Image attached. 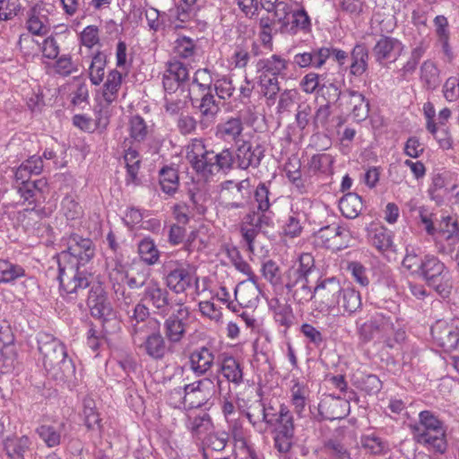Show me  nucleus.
I'll return each instance as SVG.
<instances>
[{
  "mask_svg": "<svg viewBox=\"0 0 459 459\" xmlns=\"http://www.w3.org/2000/svg\"><path fill=\"white\" fill-rule=\"evenodd\" d=\"M88 307L91 315L100 320L105 333H114L120 328L117 312L113 308L108 294L101 284H93L89 291Z\"/></svg>",
  "mask_w": 459,
  "mask_h": 459,
  "instance_id": "nucleus-4",
  "label": "nucleus"
},
{
  "mask_svg": "<svg viewBox=\"0 0 459 459\" xmlns=\"http://www.w3.org/2000/svg\"><path fill=\"white\" fill-rule=\"evenodd\" d=\"M342 287L336 277L318 278L314 287L315 298L318 299L321 311L332 312L339 304Z\"/></svg>",
  "mask_w": 459,
  "mask_h": 459,
  "instance_id": "nucleus-13",
  "label": "nucleus"
},
{
  "mask_svg": "<svg viewBox=\"0 0 459 459\" xmlns=\"http://www.w3.org/2000/svg\"><path fill=\"white\" fill-rule=\"evenodd\" d=\"M220 371L227 381L237 386L244 381L243 366L239 360L231 355H222Z\"/></svg>",
  "mask_w": 459,
  "mask_h": 459,
  "instance_id": "nucleus-25",
  "label": "nucleus"
},
{
  "mask_svg": "<svg viewBox=\"0 0 459 459\" xmlns=\"http://www.w3.org/2000/svg\"><path fill=\"white\" fill-rule=\"evenodd\" d=\"M350 74L361 76L368 68L369 52L365 43H356L351 52Z\"/></svg>",
  "mask_w": 459,
  "mask_h": 459,
  "instance_id": "nucleus-27",
  "label": "nucleus"
},
{
  "mask_svg": "<svg viewBox=\"0 0 459 459\" xmlns=\"http://www.w3.org/2000/svg\"><path fill=\"white\" fill-rule=\"evenodd\" d=\"M261 273L263 277L274 288L282 287V276L280 266L272 259L263 263Z\"/></svg>",
  "mask_w": 459,
  "mask_h": 459,
  "instance_id": "nucleus-48",
  "label": "nucleus"
},
{
  "mask_svg": "<svg viewBox=\"0 0 459 459\" xmlns=\"http://www.w3.org/2000/svg\"><path fill=\"white\" fill-rule=\"evenodd\" d=\"M38 350L43 366L56 378L68 381L75 374V366L68 358L64 343L50 333L40 332L37 335Z\"/></svg>",
  "mask_w": 459,
  "mask_h": 459,
  "instance_id": "nucleus-1",
  "label": "nucleus"
},
{
  "mask_svg": "<svg viewBox=\"0 0 459 459\" xmlns=\"http://www.w3.org/2000/svg\"><path fill=\"white\" fill-rule=\"evenodd\" d=\"M289 62L279 55H273L267 58L259 59L256 63V71L260 74L268 76L287 77Z\"/></svg>",
  "mask_w": 459,
  "mask_h": 459,
  "instance_id": "nucleus-24",
  "label": "nucleus"
},
{
  "mask_svg": "<svg viewBox=\"0 0 459 459\" xmlns=\"http://www.w3.org/2000/svg\"><path fill=\"white\" fill-rule=\"evenodd\" d=\"M413 440L423 446L445 454L447 449L446 427L433 411L425 410L419 413V421L410 424Z\"/></svg>",
  "mask_w": 459,
  "mask_h": 459,
  "instance_id": "nucleus-2",
  "label": "nucleus"
},
{
  "mask_svg": "<svg viewBox=\"0 0 459 459\" xmlns=\"http://www.w3.org/2000/svg\"><path fill=\"white\" fill-rule=\"evenodd\" d=\"M174 53L182 58L192 57L195 53V43L189 37L178 38L174 43Z\"/></svg>",
  "mask_w": 459,
  "mask_h": 459,
  "instance_id": "nucleus-60",
  "label": "nucleus"
},
{
  "mask_svg": "<svg viewBox=\"0 0 459 459\" xmlns=\"http://www.w3.org/2000/svg\"><path fill=\"white\" fill-rule=\"evenodd\" d=\"M228 184L232 186L230 188H229V194L230 195L231 200L228 201L225 204V209L234 210L246 208L247 199L250 194L248 191V180L245 179L238 183L229 181Z\"/></svg>",
  "mask_w": 459,
  "mask_h": 459,
  "instance_id": "nucleus-26",
  "label": "nucleus"
},
{
  "mask_svg": "<svg viewBox=\"0 0 459 459\" xmlns=\"http://www.w3.org/2000/svg\"><path fill=\"white\" fill-rule=\"evenodd\" d=\"M234 292L239 305L252 306L258 299V281L256 284L251 283L250 285L247 284L246 281H241L237 285Z\"/></svg>",
  "mask_w": 459,
  "mask_h": 459,
  "instance_id": "nucleus-43",
  "label": "nucleus"
},
{
  "mask_svg": "<svg viewBox=\"0 0 459 459\" xmlns=\"http://www.w3.org/2000/svg\"><path fill=\"white\" fill-rule=\"evenodd\" d=\"M72 426L65 421H55L51 424H41L36 429V433L44 444L49 447L59 446L67 438Z\"/></svg>",
  "mask_w": 459,
  "mask_h": 459,
  "instance_id": "nucleus-19",
  "label": "nucleus"
},
{
  "mask_svg": "<svg viewBox=\"0 0 459 459\" xmlns=\"http://www.w3.org/2000/svg\"><path fill=\"white\" fill-rule=\"evenodd\" d=\"M234 91L232 80L228 76H222L213 82L212 92L214 91L221 100H229Z\"/></svg>",
  "mask_w": 459,
  "mask_h": 459,
  "instance_id": "nucleus-61",
  "label": "nucleus"
},
{
  "mask_svg": "<svg viewBox=\"0 0 459 459\" xmlns=\"http://www.w3.org/2000/svg\"><path fill=\"white\" fill-rule=\"evenodd\" d=\"M368 239L373 247L380 252H385L392 248V232L383 226L372 228L368 232Z\"/></svg>",
  "mask_w": 459,
  "mask_h": 459,
  "instance_id": "nucleus-37",
  "label": "nucleus"
},
{
  "mask_svg": "<svg viewBox=\"0 0 459 459\" xmlns=\"http://www.w3.org/2000/svg\"><path fill=\"white\" fill-rule=\"evenodd\" d=\"M258 82L264 97H266L267 100H275L281 91L278 77L259 74Z\"/></svg>",
  "mask_w": 459,
  "mask_h": 459,
  "instance_id": "nucleus-57",
  "label": "nucleus"
},
{
  "mask_svg": "<svg viewBox=\"0 0 459 459\" xmlns=\"http://www.w3.org/2000/svg\"><path fill=\"white\" fill-rule=\"evenodd\" d=\"M46 186L47 182L44 179L33 180L32 182L21 184L18 186V192L24 201H27L30 205L36 204L38 196L41 195Z\"/></svg>",
  "mask_w": 459,
  "mask_h": 459,
  "instance_id": "nucleus-44",
  "label": "nucleus"
},
{
  "mask_svg": "<svg viewBox=\"0 0 459 459\" xmlns=\"http://www.w3.org/2000/svg\"><path fill=\"white\" fill-rule=\"evenodd\" d=\"M235 159L237 169L247 170L249 168L256 169L264 157V149L262 145L253 146L250 141L244 140L236 144Z\"/></svg>",
  "mask_w": 459,
  "mask_h": 459,
  "instance_id": "nucleus-16",
  "label": "nucleus"
},
{
  "mask_svg": "<svg viewBox=\"0 0 459 459\" xmlns=\"http://www.w3.org/2000/svg\"><path fill=\"white\" fill-rule=\"evenodd\" d=\"M348 95L350 98V105L352 106L351 114L357 121L365 120L369 113V102L365 96L353 90L347 91L343 96Z\"/></svg>",
  "mask_w": 459,
  "mask_h": 459,
  "instance_id": "nucleus-36",
  "label": "nucleus"
},
{
  "mask_svg": "<svg viewBox=\"0 0 459 459\" xmlns=\"http://www.w3.org/2000/svg\"><path fill=\"white\" fill-rule=\"evenodd\" d=\"M91 274L85 266L58 262L60 290L66 295H78L90 286Z\"/></svg>",
  "mask_w": 459,
  "mask_h": 459,
  "instance_id": "nucleus-7",
  "label": "nucleus"
},
{
  "mask_svg": "<svg viewBox=\"0 0 459 459\" xmlns=\"http://www.w3.org/2000/svg\"><path fill=\"white\" fill-rule=\"evenodd\" d=\"M316 273L314 256L310 253H303L299 255L298 263L286 271L285 277L310 279Z\"/></svg>",
  "mask_w": 459,
  "mask_h": 459,
  "instance_id": "nucleus-28",
  "label": "nucleus"
},
{
  "mask_svg": "<svg viewBox=\"0 0 459 459\" xmlns=\"http://www.w3.org/2000/svg\"><path fill=\"white\" fill-rule=\"evenodd\" d=\"M342 405L340 397L332 398L330 401H322L318 404V412L315 415V419L317 421L323 420H334L342 419L346 416L344 411L339 412L337 409Z\"/></svg>",
  "mask_w": 459,
  "mask_h": 459,
  "instance_id": "nucleus-33",
  "label": "nucleus"
},
{
  "mask_svg": "<svg viewBox=\"0 0 459 459\" xmlns=\"http://www.w3.org/2000/svg\"><path fill=\"white\" fill-rule=\"evenodd\" d=\"M23 276H25V270L22 265L13 264L8 259H0V284L13 283Z\"/></svg>",
  "mask_w": 459,
  "mask_h": 459,
  "instance_id": "nucleus-40",
  "label": "nucleus"
},
{
  "mask_svg": "<svg viewBox=\"0 0 459 459\" xmlns=\"http://www.w3.org/2000/svg\"><path fill=\"white\" fill-rule=\"evenodd\" d=\"M213 351L204 345L194 349L188 356V365L195 377L205 376L214 364Z\"/></svg>",
  "mask_w": 459,
  "mask_h": 459,
  "instance_id": "nucleus-21",
  "label": "nucleus"
},
{
  "mask_svg": "<svg viewBox=\"0 0 459 459\" xmlns=\"http://www.w3.org/2000/svg\"><path fill=\"white\" fill-rule=\"evenodd\" d=\"M439 232L443 235L448 245L454 246L459 242V222L453 221L451 217H443L439 224Z\"/></svg>",
  "mask_w": 459,
  "mask_h": 459,
  "instance_id": "nucleus-49",
  "label": "nucleus"
},
{
  "mask_svg": "<svg viewBox=\"0 0 459 459\" xmlns=\"http://www.w3.org/2000/svg\"><path fill=\"white\" fill-rule=\"evenodd\" d=\"M199 11L198 7L187 5L183 1L174 10H170L172 16L181 23H186L195 19Z\"/></svg>",
  "mask_w": 459,
  "mask_h": 459,
  "instance_id": "nucleus-63",
  "label": "nucleus"
},
{
  "mask_svg": "<svg viewBox=\"0 0 459 459\" xmlns=\"http://www.w3.org/2000/svg\"><path fill=\"white\" fill-rule=\"evenodd\" d=\"M122 84V74L117 69L111 70L107 76V80L103 84L101 97L99 99L111 104L117 100L118 91Z\"/></svg>",
  "mask_w": 459,
  "mask_h": 459,
  "instance_id": "nucleus-31",
  "label": "nucleus"
},
{
  "mask_svg": "<svg viewBox=\"0 0 459 459\" xmlns=\"http://www.w3.org/2000/svg\"><path fill=\"white\" fill-rule=\"evenodd\" d=\"M43 169V160L40 156L32 155L23 161L15 170L14 178L16 182L24 184L31 182L32 175H39Z\"/></svg>",
  "mask_w": 459,
  "mask_h": 459,
  "instance_id": "nucleus-29",
  "label": "nucleus"
},
{
  "mask_svg": "<svg viewBox=\"0 0 459 459\" xmlns=\"http://www.w3.org/2000/svg\"><path fill=\"white\" fill-rule=\"evenodd\" d=\"M97 101L98 103L94 108L95 127L97 129H100V131H103L107 128L108 125L109 124L110 104H107V102H104L103 100L98 99Z\"/></svg>",
  "mask_w": 459,
  "mask_h": 459,
  "instance_id": "nucleus-59",
  "label": "nucleus"
},
{
  "mask_svg": "<svg viewBox=\"0 0 459 459\" xmlns=\"http://www.w3.org/2000/svg\"><path fill=\"white\" fill-rule=\"evenodd\" d=\"M159 182L162 192L172 195L179 186L178 170L172 167H163L159 173Z\"/></svg>",
  "mask_w": 459,
  "mask_h": 459,
  "instance_id": "nucleus-39",
  "label": "nucleus"
},
{
  "mask_svg": "<svg viewBox=\"0 0 459 459\" xmlns=\"http://www.w3.org/2000/svg\"><path fill=\"white\" fill-rule=\"evenodd\" d=\"M160 329V322L151 318L146 321L132 323L131 336L134 345H138L153 329Z\"/></svg>",
  "mask_w": 459,
  "mask_h": 459,
  "instance_id": "nucleus-46",
  "label": "nucleus"
},
{
  "mask_svg": "<svg viewBox=\"0 0 459 459\" xmlns=\"http://www.w3.org/2000/svg\"><path fill=\"white\" fill-rule=\"evenodd\" d=\"M403 44L396 38L381 35L372 48L376 63L384 65L386 62H394L402 55Z\"/></svg>",
  "mask_w": 459,
  "mask_h": 459,
  "instance_id": "nucleus-17",
  "label": "nucleus"
},
{
  "mask_svg": "<svg viewBox=\"0 0 459 459\" xmlns=\"http://www.w3.org/2000/svg\"><path fill=\"white\" fill-rule=\"evenodd\" d=\"M186 428L192 434L198 436L209 432L213 425L211 416L208 413H204L194 418L188 417Z\"/></svg>",
  "mask_w": 459,
  "mask_h": 459,
  "instance_id": "nucleus-51",
  "label": "nucleus"
},
{
  "mask_svg": "<svg viewBox=\"0 0 459 459\" xmlns=\"http://www.w3.org/2000/svg\"><path fill=\"white\" fill-rule=\"evenodd\" d=\"M64 240L66 248L57 255L58 262L86 266L94 257L96 249L91 238L72 233Z\"/></svg>",
  "mask_w": 459,
  "mask_h": 459,
  "instance_id": "nucleus-6",
  "label": "nucleus"
},
{
  "mask_svg": "<svg viewBox=\"0 0 459 459\" xmlns=\"http://www.w3.org/2000/svg\"><path fill=\"white\" fill-rule=\"evenodd\" d=\"M198 108L204 117H212L220 110L219 102L215 100L213 92H204L200 100Z\"/></svg>",
  "mask_w": 459,
  "mask_h": 459,
  "instance_id": "nucleus-58",
  "label": "nucleus"
},
{
  "mask_svg": "<svg viewBox=\"0 0 459 459\" xmlns=\"http://www.w3.org/2000/svg\"><path fill=\"white\" fill-rule=\"evenodd\" d=\"M221 384L218 375H212L210 377H204L191 384L185 385L184 402L186 403L191 395H195L197 401L191 400L189 408H201L216 394H221Z\"/></svg>",
  "mask_w": 459,
  "mask_h": 459,
  "instance_id": "nucleus-9",
  "label": "nucleus"
},
{
  "mask_svg": "<svg viewBox=\"0 0 459 459\" xmlns=\"http://www.w3.org/2000/svg\"><path fill=\"white\" fill-rule=\"evenodd\" d=\"M348 231L338 225L322 227L314 234V244L318 247L339 251L347 247Z\"/></svg>",
  "mask_w": 459,
  "mask_h": 459,
  "instance_id": "nucleus-14",
  "label": "nucleus"
},
{
  "mask_svg": "<svg viewBox=\"0 0 459 459\" xmlns=\"http://www.w3.org/2000/svg\"><path fill=\"white\" fill-rule=\"evenodd\" d=\"M402 264L404 268L419 275L423 265V257H420V248L406 247V254Z\"/></svg>",
  "mask_w": 459,
  "mask_h": 459,
  "instance_id": "nucleus-54",
  "label": "nucleus"
},
{
  "mask_svg": "<svg viewBox=\"0 0 459 459\" xmlns=\"http://www.w3.org/2000/svg\"><path fill=\"white\" fill-rule=\"evenodd\" d=\"M163 279L167 288L176 294L185 292L193 284V273L188 266H184L179 262L171 263L169 270L164 269Z\"/></svg>",
  "mask_w": 459,
  "mask_h": 459,
  "instance_id": "nucleus-15",
  "label": "nucleus"
},
{
  "mask_svg": "<svg viewBox=\"0 0 459 459\" xmlns=\"http://www.w3.org/2000/svg\"><path fill=\"white\" fill-rule=\"evenodd\" d=\"M30 439L27 436L7 437L4 441V448L10 459H25L30 452Z\"/></svg>",
  "mask_w": 459,
  "mask_h": 459,
  "instance_id": "nucleus-30",
  "label": "nucleus"
},
{
  "mask_svg": "<svg viewBox=\"0 0 459 459\" xmlns=\"http://www.w3.org/2000/svg\"><path fill=\"white\" fill-rule=\"evenodd\" d=\"M339 304L336 309L340 311L353 314L357 312L362 305L360 293L353 288H342L341 295L338 298Z\"/></svg>",
  "mask_w": 459,
  "mask_h": 459,
  "instance_id": "nucleus-32",
  "label": "nucleus"
},
{
  "mask_svg": "<svg viewBox=\"0 0 459 459\" xmlns=\"http://www.w3.org/2000/svg\"><path fill=\"white\" fill-rule=\"evenodd\" d=\"M186 159L193 169L204 178L212 176L219 171H230L237 168L235 150L225 148L221 152L204 150V144L194 145L193 149L187 152Z\"/></svg>",
  "mask_w": 459,
  "mask_h": 459,
  "instance_id": "nucleus-3",
  "label": "nucleus"
},
{
  "mask_svg": "<svg viewBox=\"0 0 459 459\" xmlns=\"http://www.w3.org/2000/svg\"><path fill=\"white\" fill-rule=\"evenodd\" d=\"M449 173L447 171L437 172L435 173L432 177V184L429 189V195L434 200H441L442 195L439 193L443 191L444 193H449L450 190L447 189L448 180H449Z\"/></svg>",
  "mask_w": 459,
  "mask_h": 459,
  "instance_id": "nucleus-53",
  "label": "nucleus"
},
{
  "mask_svg": "<svg viewBox=\"0 0 459 459\" xmlns=\"http://www.w3.org/2000/svg\"><path fill=\"white\" fill-rule=\"evenodd\" d=\"M360 443L362 447L375 455H382L388 450V444L374 434L362 436Z\"/></svg>",
  "mask_w": 459,
  "mask_h": 459,
  "instance_id": "nucleus-56",
  "label": "nucleus"
},
{
  "mask_svg": "<svg viewBox=\"0 0 459 459\" xmlns=\"http://www.w3.org/2000/svg\"><path fill=\"white\" fill-rule=\"evenodd\" d=\"M171 346L163 336L160 329H153L148 333L143 342L137 347L148 357L153 360L163 359L169 352L172 351Z\"/></svg>",
  "mask_w": 459,
  "mask_h": 459,
  "instance_id": "nucleus-18",
  "label": "nucleus"
},
{
  "mask_svg": "<svg viewBox=\"0 0 459 459\" xmlns=\"http://www.w3.org/2000/svg\"><path fill=\"white\" fill-rule=\"evenodd\" d=\"M310 279L285 277L284 287L299 304H305L315 298L314 288L309 285Z\"/></svg>",
  "mask_w": 459,
  "mask_h": 459,
  "instance_id": "nucleus-23",
  "label": "nucleus"
},
{
  "mask_svg": "<svg viewBox=\"0 0 459 459\" xmlns=\"http://www.w3.org/2000/svg\"><path fill=\"white\" fill-rule=\"evenodd\" d=\"M138 254L143 262L154 265L159 262L160 251L151 238H144L138 244Z\"/></svg>",
  "mask_w": 459,
  "mask_h": 459,
  "instance_id": "nucleus-45",
  "label": "nucleus"
},
{
  "mask_svg": "<svg viewBox=\"0 0 459 459\" xmlns=\"http://www.w3.org/2000/svg\"><path fill=\"white\" fill-rule=\"evenodd\" d=\"M420 80L428 90L437 89L440 82V72L432 60H425L420 65Z\"/></svg>",
  "mask_w": 459,
  "mask_h": 459,
  "instance_id": "nucleus-38",
  "label": "nucleus"
},
{
  "mask_svg": "<svg viewBox=\"0 0 459 459\" xmlns=\"http://www.w3.org/2000/svg\"><path fill=\"white\" fill-rule=\"evenodd\" d=\"M271 184V181L260 182L254 191L257 212H268L276 200L270 190Z\"/></svg>",
  "mask_w": 459,
  "mask_h": 459,
  "instance_id": "nucleus-35",
  "label": "nucleus"
},
{
  "mask_svg": "<svg viewBox=\"0 0 459 459\" xmlns=\"http://www.w3.org/2000/svg\"><path fill=\"white\" fill-rule=\"evenodd\" d=\"M427 48L428 45L421 40L411 49L408 61L398 72L403 80H407V76L409 74H412L416 71L420 60L424 56Z\"/></svg>",
  "mask_w": 459,
  "mask_h": 459,
  "instance_id": "nucleus-41",
  "label": "nucleus"
},
{
  "mask_svg": "<svg viewBox=\"0 0 459 459\" xmlns=\"http://www.w3.org/2000/svg\"><path fill=\"white\" fill-rule=\"evenodd\" d=\"M302 218L303 215L299 212H292L285 221L283 226L284 234L290 238H295L300 235L302 231Z\"/></svg>",
  "mask_w": 459,
  "mask_h": 459,
  "instance_id": "nucleus-64",
  "label": "nucleus"
},
{
  "mask_svg": "<svg viewBox=\"0 0 459 459\" xmlns=\"http://www.w3.org/2000/svg\"><path fill=\"white\" fill-rule=\"evenodd\" d=\"M274 448L281 454L289 453L297 443L293 415L285 404H281L275 418Z\"/></svg>",
  "mask_w": 459,
  "mask_h": 459,
  "instance_id": "nucleus-8",
  "label": "nucleus"
},
{
  "mask_svg": "<svg viewBox=\"0 0 459 459\" xmlns=\"http://www.w3.org/2000/svg\"><path fill=\"white\" fill-rule=\"evenodd\" d=\"M333 158L328 153L315 154L308 162L309 170L313 173L329 174L332 172Z\"/></svg>",
  "mask_w": 459,
  "mask_h": 459,
  "instance_id": "nucleus-52",
  "label": "nucleus"
},
{
  "mask_svg": "<svg viewBox=\"0 0 459 459\" xmlns=\"http://www.w3.org/2000/svg\"><path fill=\"white\" fill-rule=\"evenodd\" d=\"M108 278L113 284V290L117 295V299H119V296H122L125 299V302L128 304L131 301L130 295H126V290L120 284V281H122L125 278H127V275L122 265L116 264V266L108 272Z\"/></svg>",
  "mask_w": 459,
  "mask_h": 459,
  "instance_id": "nucleus-50",
  "label": "nucleus"
},
{
  "mask_svg": "<svg viewBox=\"0 0 459 459\" xmlns=\"http://www.w3.org/2000/svg\"><path fill=\"white\" fill-rule=\"evenodd\" d=\"M178 307L163 322V333L169 345L179 343L186 336L190 317L189 307L185 306L183 299L176 300Z\"/></svg>",
  "mask_w": 459,
  "mask_h": 459,
  "instance_id": "nucleus-10",
  "label": "nucleus"
},
{
  "mask_svg": "<svg viewBox=\"0 0 459 459\" xmlns=\"http://www.w3.org/2000/svg\"><path fill=\"white\" fill-rule=\"evenodd\" d=\"M431 335L437 343L445 350H455L459 343V330L454 325L437 322L431 327Z\"/></svg>",
  "mask_w": 459,
  "mask_h": 459,
  "instance_id": "nucleus-22",
  "label": "nucleus"
},
{
  "mask_svg": "<svg viewBox=\"0 0 459 459\" xmlns=\"http://www.w3.org/2000/svg\"><path fill=\"white\" fill-rule=\"evenodd\" d=\"M106 65V55L101 51H98L93 56L89 68V75L92 84L99 85L103 81Z\"/></svg>",
  "mask_w": 459,
  "mask_h": 459,
  "instance_id": "nucleus-47",
  "label": "nucleus"
},
{
  "mask_svg": "<svg viewBox=\"0 0 459 459\" xmlns=\"http://www.w3.org/2000/svg\"><path fill=\"white\" fill-rule=\"evenodd\" d=\"M244 122L240 116H230L221 119L215 127V136L225 142L238 144L242 139Z\"/></svg>",
  "mask_w": 459,
  "mask_h": 459,
  "instance_id": "nucleus-20",
  "label": "nucleus"
},
{
  "mask_svg": "<svg viewBox=\"0 0 459 459\" xmlns=\"http://www.w3.org/2000/svg\"><path fill=\"white\" fill-rule=\"evenodd\" d=\"M292 34L299 30L308 32L311 30V21L304 8L293 11L291 13L290 28L289 30Z\"/></svg>",
  "mask_w": 459,
  "mask_h": 459,
  "instance_id": "nucleus-55",
  "label": "nucleus"
},
{
  "mask_svg": "<svg viewBox=\"0 0 459 459\" xmlns=\"http://www.w3.org/2000/svg\"><path fill=\"white\" fill-rule=\"evenodd\" d=\"M395 319V316L390 312H376L367 322L360 325L357 322L359 339L368 342L378 334L384 340L390 331H394Z\"/></svg>",
  "mask_w": 459,
  "mask_h": 459,
  "instance_id": "nucleus-12",
  "label": "nucleus"
},
{
  "mask_svg": "<svg viewBox=\"0 0 459 459\" xmlns=\"http://www.w3.org/2000/svg\"><path fill=\"white\" fill-rule=\"evenodd\" d=\"M84 423L89 430L102 431L101 419L96 409L95 401L90 397L83 399Z\"/></svg>",
  "mask_w": 459,
  "mask_h": 459,
  "instance_id": "nucleus-42",
  "label": "nucleus"
},
{
  "mask_svg": "<svg viewBox=\"0 0 459 459\" xmlns=\"http://www.w3.org/2000/svg\"><path fill=\"white\" fill-rule=\"evenodd\" d=\"M142 301L152 307L155 314L162 316H168L174 305H176V301H173L169 290L154 280L146 283Z\"/></svg>",
  "mask_w": 459,
  "mask_h": 459,
  "instance_id": "nucleus-11",
  "label": "nucleus"
},
{
  "mask_svg": "<svg viewBox=\"0 0 459 459\" xmlns=\"http://www.w3.org/2000/svg\"><path fill=\"white\" fill-rule=\"evenodd\" d=\"M419 276L441 297L446 298L449 295L453 287L452 277L448 268L437 256H423V265Z\"/></svg>",
  "mask_w": 459,
  "mask_h": 459,
  "instance_id": "nucleus-5",
  "label": "nucleus"
},
{
  "mask_svg": "<svg viewBox=\"0 0 459 459\" xmlns=\"http://www.w3.org/2000/svg\"><path fill=\"white\" fill-rule=\"evenodd\" d=\"M124 160L126 165L127 176L131 181L134 182L137 179L141 163L139 152L130 148L126 152Z\"/></svg>",
  "mask_w": 459,
  "mask_h": 459,
  "instance_id": "nucleus-62",
  "label": "nucleus"
},
{
  "mask_svg": "<svg viewBox=\"0 0 459 459\" xmlns=\"http://www.w3.org/2000/svg\"><path fill=\"white\" fill-rule=\"evenodd\" d=\"M339 208L344 217L355 219L363 209V202L356 193H348L340 199Z\"/></svg>",
  "mask_w": 459,
  "mask_h": 459,
  "instance_id": "nucleus-34",
  "label": "nucleus"
}]
</instances>
